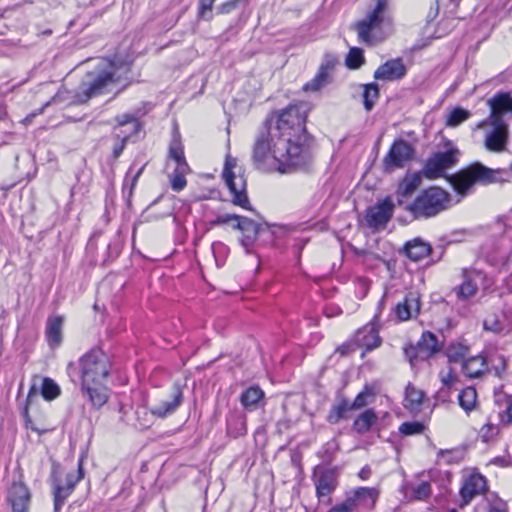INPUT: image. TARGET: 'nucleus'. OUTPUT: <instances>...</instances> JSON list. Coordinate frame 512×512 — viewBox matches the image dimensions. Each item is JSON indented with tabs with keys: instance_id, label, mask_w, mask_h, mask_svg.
I'll return each instance as SVG.
<instances>
[{
	"instance_id": "nucleus-45",
	"label": "nucleus",
	"mask_w": 512,
	"mask_h": 512,
	"mask_svg": "<svg viewBox=\"0 0 512 512\" xmlns=\"http://www.w3.org/2000/svg\"><path fill=\"white\" fill-rule=\"evenodd\" d=\"M364 62L363 51L360 48L353 47L346 57V65L350 69H358Z\"/></svg>"
},
{
	"instance_id": "nucleus-14",
	"label": "nucleus",
	"mask_w": 512,
	"mask_h": 512,
	"mask_svg": "<svg viewBox=\"0 0 512 512\" xmlns=\"http://www.w3.org/2000/svg\"><path fill=\"white\" fill-rule=\"evenodd\" d=\"M413 154L414 150L408 142L402 139L394 141L383 159L385 171L392 172L395 169L404 167L412 159Z\"/></svg>"
},
{
	"instance_id": "nucleus-10",
	"label": "nucleus",
	"mask_w": 512,
	"mask_h": 512,
	"mask_svg": "<svg viewBox=\"0 0 512 512\" xmlns=\"http://www.w3.org/2000/svg\"><path fill=\"white\" fill-rule=\"evenodd\" d=\"M380 496L377 487H356L345 493V503L352 512H368L374 509Z\"/></svg>"
},
{
	"instance_id": "nucleus-22",
	"label": "nucleus",
	"mask_w": 512,
	"mask_h": 512,
	"mask_svg": "<svg viewBox=\"0 0 512 512\" xmlns=\"http://www.w3.org/2000/svg\"><path fill=\"white\" fill-rule=\"evenodd\" d=\"M395 312L399 320L406 321L420 312V297L417 292L408 293L404 300L397 304Z\"/></svg>"
},
{
	"instance_id": "nucleus-37",
	"label": "nucleus",
	"mask_w": 512,
	"mask_h": 512,
	"mask_svg": "<svg viewBox=\"0 0 512 512\" xmlns=\"http://www.w3.org/2000/svg\"><path fill=\"white\" fill-rule=\"evenodd\" d=\"M484 329L493 333H502L508 329L507 321L502 314L492 313L483 321Z\"/></svg>"
},
{
	"instance_id": "nucleus-43",
	"label": "nucleus",
	"mask_w": 512,
	"mask_h": 512,
	"mask_svg": "<svg viewBox=\"0 0 512 512\" xmlns=\"http://www.w3.org/2000/svg\"><path fill=\"white\" fill-rule=\"evenodd\" d=\"M374 398V392L371 387L366 385L364 389L355 397L354 401L350 405L352 410H358L365 406H367L370 402H372Z\"/></svg>"
},
{
	"instance_id": "nucleus-38",
	"label": "nucleus",
	"mask_w": 512,
	"mask_h": 512,
	"mask_svg": "<svg viewBox=\"0 0 512 512\" xmlns=\"http://www.w3.org/2000/svg\"><path fill=\"white\" fill-rule=\"evenodd\" d=\"M424 400L423 391L408 385L405 393V407L411 411H418Z\"/></svg>"
},
{
	"instance_id": "nucleus-62",
	"label": "nucleus",
	"mask_w": 512,
	"mask_h": 512,
	"mask_svg": "<svg viewBox=\"0 0 512 512\" xmlns=\"http://www.w3.org/2000/svg\"><path fill=\"white\" fill-rule=\"evenodd\" d=\"M489 512H506L504 509L498 508V507H491Z\"/></svg>"
},
{
	"instance_id": "nucleus-20",
	"label": "nucleus",
	"mask_w": 512,
	"mask_h": 512,
	"mask_svg": "<svg viewBox=\"0 0 512 512\" xmlns=\"http://www.w3.org/2000/svg\"><path fill=\"white\" fill-rule=\"evenodd\" d=\"M394 210V203L390 198H386L374 207L370 208L367 213L368 225L372 228L378 229L385 227L387 222L392 217Z\"/></svg>"
},
{
	"instance_id": "nucleus-51",
	"label": "nucleus",
	"mask_w": 512,
	"mask_h": 512,
	"mask_svg": "<svg viewBox=\"0 0 512 512\" xmlns=\"http://www.w3.org/2000/svg\"><path fill=\"white\" fill-rule=\"evenodd\" d=\"M215 0H200V15L202 17L205 16V13L210 12L213 7V3Z\"/></svg>"
},
{
	"instance_id": "nucleus-17",
	"label": "nucleus",
	"mask_w": 512,
	"mask_h": 512,
	"mask_svg": "<svg viewBox=\"0 0 512 512\" xmlns=\"http://www.w3.org/2000/svg\"><path fill=\"white\" fill-rule=\"evenodd\" d=\"M83 478L82 461H79L78 472L68 473L65 477V483L61 484L57 481L53 484L54 510L58 512L65 500L74 490L76 484Z\"/></svg>"
},
{
	"instance_id": "nucleus-1",
	"label": "nucleus",
	"mask_w": 512,
	"mask_h": 512,
	"mask_svg": "<svg viewBox=\"0 0 512 512\" xmlns=\"http://www.w3.org/2000/svg\"><path fill=\"white\" fill-rule=\"evenodd\" d=\"M305 114L301 106L290 105L267 122L253 146V161L258 169L287 173L308 163L310 152L305 144Z\"/></svg>"
},
{
	"instance_id": "nucleus-28",
	"label": "nucleus",
	"mask_w": 512,
	"mask_h": 512,
	"mask_svg": "<svg viewBox=\"0 0 512 512\" xmlns=\"http://www.w3.org/2000/svg\"><path fill=\"white\" fill-rule=\"evenodd\" d=\"M462 370L467 377L478 378L488 370L486 359L481 355L467 358L462 364Z\"/></svg>"
},
{
	"instance_id": "nucleus-23",
	"label": "nucleus",
	"mask_w": 512,
	"mask_h": 512,
	"mask_svg": "<svg viewBox=\"0 0 512 512\" xmlns=\"http://www.w3.org/2000/svg\"><path fill=\"white\" fill-rule=\"evenodd\" d=\"M212 224L221 225L227 224L231 226L233 229L240 230L246 233H256V224L253 220L248 219L246 217H240L235 214H224L218 216Z\"/></svg>"
},
{
	"instance_id": "nucleus-44",
	"label": "nucleus",
	"mask_w": 512,
	"mask_h": 512,
	"mask_svg": "<svg viewBox=\"0 0 512 512\" xmlns=\"http://www.w3.org/2000/svg\"><path fill=\"white\" fill-rule=\"evenodd\" d=\"M349 410H352L350 408V405L346 400H342L338 405H335L331 408L327 420L331 424L338 423L345 415V413Z\"/></svg>"
},
{
	"instance_id": "nucleus-27",
	"label": "nucleus",
	"mask_w": 512,
	"mask_h": 512,
	"mask_svg": "<svg viewBox=\"0 0 512 512\" xmlns=\"http://www.w3.org/2000/svg\"><path fill=\"white\" fill-rule=\"evenodd\" d=\"M495 404L499 408V417L503 424L512 423V394L502 389L495 392Z\"/></svg>"
},
{
	"instance_id": "nucleus-26",
	"label": "nucleus",
	"mask_w": 512,
	"mask_h": 512,
	"mask_svg": "<svg viewBox=\"0 0 512 512\" xmlns=\"http://www.w3.org/2000/svg\"><path fill=\"white\" fill-rule=\"evenodd\" d=\"M64 318L54 315L48 318L46 325V338L50 346H58L62 342V328Z\"/></svg>"
},
{
	"instance_id": "nucleus-31",
	"label": "nucleus",
	"mask_w": 512,
	"mask_h": 512,
	"mask_svg": "<svg viewBox=\"0 0 512 512\" xmlns=\"http://www.w3.org/2000/svg\"><path fill=\"white\" fill-rule=\"evenodd\" d=\"M405 497L412 500L425 501L431 495V486L427 481H421L418 484H405L403 486Z\"/></svg>"
},
{
	"instance_id": "nucleus-8",
	"label": "nucleus",
	"mask_w": 512,
	"mask_h": 512,
	"mask_svg": "<svg viewBox=\"0 0 512 512\" xmlns=\"http://www.w3.org/2000/svg\"><path fill=\"white\" fill-rule=\"evenodd\" d=\"M166 168L173 169V172L169 174L172 190L182 191L187 185L185 177L190 172V168L184 156L183 145L177 138H174L170 144Z\"/></svg>"
},
{
	"instance_id": "nucleus-15",
	"label": "nucleus",
	"mask_w": 512,
	"mask_h": 512,
	"mask_svg": "<svg viewBox=\"0 0 512 512\" xmlns=\"http://www.w3.org/2000/svg\"><path fill=\"white\" fill-rule=\"evenodd\" d=\"M7 502L12 512H29L32 503V493L22 481H13L7 491Z\"/></svg>"
},
{
	"instance_id": "nucleus-61",
	"label": "nucleus",
	"mask_w": 512,
	"mask_h": 512,
	"mask_svg": "<svg viewBox=\"0 0 512 512\" xmlns=\"http://www.w3.org/2000/svg\"><path fill=\"white\" fill-rule=\"evenodd\" d=\"M35 392H36V383H34L33 386L31 387L29 394H28V398H31L33 393H35Z\"/></svg>"
},
{
	"instance_id": "nucleus-36",
	"label": "nucleus",
	"mask_w": 512,
	"mask_h": 512,
	"mask_svg": "<svg viewBox=\"0 0 512 512\" xmlns=\"http://www.w3.org/2000/svg\"><path fill=\"white\" fill-rule=\"evenodd\" d=\"M376 421L377 415L372 409H368L355 419L353 427L358 433L364 434L371 429Z\"/></svg>"
},
{
	"instance_id": "nucleus-52",
	"label": "nucleus",
	"mask_w": 512,
	"mask_h": 512,
	"mask_svg": "<svg viewBox=\"0 0 512 512\" xmlns=\"http://www.w3.org/2000/svg\"><path fill=\"white\" fill-rule=\"evenodd\" d=\"M237 5H238V0H232V1H229L227 3H224L220 7V12L221 13H229L230 11L235 9L237 7Z\"/></svg>"
},
{
	"instance_id": "nucleus-42",
	"label": "nucleus",
	"mask_w": 512,
	"mask_h": 512,
	"mask_svg": "<svg viewBox=\"0 0 512 512\" xmlns=\"http://www.w3.org/2000/svg\"><path fill=\"white\" fill-rule=\"evenodd\" d=\"M379 97V88L375 83L365 84L363 85V101L364 107L367 111H370L375 102Z\"/></svg>"
},
{
	"instance_id": "nucleus-64",
	"label": "nucleus",
	"mask_w": 512,
	"mask_h": 512,
	"mask_svg": "<svg viewBox=\"0 0 512 512\" xmlns=\"http://www.w3.org/2000/svg\"><path fill=\"white\" fill-rule=\"evenodd\" d=\"M447 512H457V511L452 509V510H448Z\"/></svg>"
},
{
	"instance_id": "nucleus-54",
	"label": "nucleus",
	"mask_w": 512,
	"mask_h": 512,
	"mask_svg": "<svg viewBox=\"0 0 512 512\" xmlns=\"http://www.w3.org/2000/svg\"><path fill=\"white\" fill-rule=\"evenodd\" d=\"M134 121H135V118L130 114H124L117 118V122H118L119 126H124V125L134 122Z\"/></svg>"
},
{
	"instance_id": "nucleus-48",
	"label": "nucleus",
	"mask_w": 512,
	"mask_h": 512,
	"mask_svg": "<svg viewBox=\"0 0 512 512\" xmlns=\"http://www.w3.org/2000/svg\"><path fill=\"white\" fill-rule=\"evenodd\" d=\"M424 425L420 422H405L399 427V431L404 435H416L422 433Z\"/></svg>"
},
{
	"instance_id": "nucleus-29",
	"label": "nucleus",
	"mask_w": 512,
	"mask_h": 512,
	"mask_svg": "<svg viewBox=\"0 0 512 512\" xmlns=\"http://www.w3.org/2000/svg\"><path fill=\"white\" fill-rule=\"evenodd\" d=\"M481 278L479 272H472L465 276V280L456 289L457 298L460 300H467L473 297L478 290L477 281Z\"/></svg>"
},
{
	"instance_id": "nucleus-7",
	"label": "nucleus",
	"mask_w": 512,
	"mask_h": 512,
	"mask_svg": "<svg viewBox=\"0 0 512 512\" xmlns=\"http://www.w3.org/2000/svg\"><path fill=\"white\" fill-rule=\"evenodd\" d=\"M223 179L233 195V203L242 208L249 209V200L246 194V179L242 173V168L238 166L237 159L226 156Z\"/></svg>"
},
{
	"instance_id": "nucleus-59",
	"label": "nucleus",
	"mask_w": 512,
	"mask_h": 512,
	"mask_svg": "<svg viewBox=\"0 0 512 512\" xmlns=\"http://www.w3.org/2000/svg\"><path fill=\"white\" fill-rule=\"evenodd\" d=\"M143 169H144V167H141V168L137 171V173L135 174L134 179H133V184L137 181V179L139 178V176L142 174Z\"/></svg>"
},
{
	"instance_id": "nucleus-49",
	"label": "nucleus",
	"mask_w": 512,
	"mask_h": 512,
	"mask_svg": "<svg viewBox=\"0 0 512 512\" xmlns=\"http://www.w3.org/2000/svg\"><path fill=\"white\" fill-rule=\"evenodd\" d=\"M467 349L462 345H451L447 349L449 362H458L466 355Z\"/></svg>"
},
{
	"instance_id": "nucleus-40",
	"label": "nucleus",
	"mask_w": 512,
	"mask_h": 512,
	"mask_svg": "<svg viewBox=\"0 0 512 512\" xmlns=\"http://www.w3.org/2000/svg\"><path fill=\"white\" fill-rule=\"evenodd\" d=\"M471 117V112L461 107L453 108L446 116V126L457 127Z\"/></svg>"
},
{
	"instance_id": "nucleus-34",
	"label": "nucleus",
	"mask_w": 512,
	"mask_h": 512,
	"mask_svg": "<svg viewBox=\"0 0 512 512\" xmlns=\"http://www.w3.org/2000/svg\"><path fill=\"white\" fill-rule=\"evenodd\" d=\"M466 457V449L464 447H456L452 449H441L437 452V462L445 465H454L461 463Z\"/></svg>"
},
{
	"instance_id": "nucleus-32",
	"label": "nucleus",
	"mask_w": 512,
	"mask_h": 512,
	"mask_svg": "<svg viewBox=\"0 0 512 512\" xmlns=\"http://www.w3.org/2000/svg\"><path fill=\"white\" fill-rule=\"evenodd\" d=\"M405 252L411 260L420 261L430 254L431 246L423 240L416 238L406 244Z\"/></svg>"
},
{
	"instance_id": "nucleus-35",
	"label": "nucleus",
	"mask_w": 512,
	"mask_h": 512,
	"mask_svg": "<svg viewBox=\"0 0 512 512\" xmlns=\"http://www.w3.org/2000/svg\"><path fill=\"white\" fill-rule=\"evenodd\" d=\"M264 397V392L257 386L248 388L242 393L240 401L247 410H255L260 400Z\"/></svg>"
},
{
	"instance_id": "nucleus-60",
	"label": "nucleus",
	"mask_w": 512,
	"mask_h": 512,
	"mask_svg": "<svg viewBox=\"0 0 512 512\" xmlns=\"http://www.w3.org/2000/svg\"><path fill=\"white\" fill-rule=\"evenodd\" d=\"M143 169H144V167H141V168L137 171V173L135 174L134 179H133V184L137 181V179L139 178V176L142 174Z\"/></svg>"
},
{
	"instance_id": "nucleus-24",
	"label": "nucleus",
	"mask_w": 512,
	"mask_h": 512,
	"mask_svg": "<svg viewBox=\"0 0 512 512\" xmlns=\"http://www.w3.org/2000/svg\"><path fill=\"white\" fill-rule=\"evenodd\" d=\"M181 402L182 392L177 388L169 398L154 405L151 408V413L159 418H164L167 415L172 414L179 407Z\"/></svg>"
},
{
	"instance_id": "nucleus-63",
	"label": "nucleus",
	"mask_w": 512,
	"mask_h": 512,
	"mask_svg": "<svg viewBox=\"0 0 512 512\" xmlns=\"http://www.w3.org/2000/svg\"><path fill=\"white\" fill-rule=\"evenodd\" d=\"M222 247H223L222 243L213 244V246H212L213 252L215 253L218 248H222Z\"/></svg>"
},
{
	"instance_id": "nucleus-9",
	"label": "nucleus",
	"mask_w": 512,
	"mask_h": 512,
	"mask_svg": "<svg viewBox=\"0 0 512 512\" xmlns=\"http://www.w3.org/2000/svg\"><path fill=\"white\" fill-rule=\"evenodd\" d=\"M475 129L484 130V145L491 152L500 153L506 150L509 140V124L485 119L478 122Z\"/></svg>"
},
{
	"instance_id": "nucleus-18",
	"label": "nucleus",
	"mask_w": 512,
	"mask_h": 512,
	"mask_svg": "<svg viewBox=\"0 0 512 512\" xmlns=\"http://www.w3.org/2000/svg\"><path fill=\"white\" fill-rule=\"evenodd\" d=\"M487 104L490 108L488 119L507 122L506 118H512V96L509 93H496L488 99Z\"/></svg>"
},
{
	"instance_id": "nucleus-3",
	"label": "nucleus",
	"mask_w": 512,
	"mask_h": 512,
	"mask_svg": "<svg viewBox=\"0 0 512 512\" xmlns=\"http://www.w3.org/2000/svg\"><path fill=\"white\" fill-rule=\"evenodd\" d=\"M457 194L467 195L476 184L512 182V163L505 169H491L476 162L449 178Z\"/></svg>"
},
{
	"instance_id": "nucleus-50",
	"label": "nucleus",
	"mask_w": 512,
	"mask_h": 512,
	"mask_svg": "<svg viewBox=\"0 0 512 512\" xmlns=\"http://www.w3.org/2000/svg\"><path fill=\"white\" fill-rule=\"evenodd\" d=\"M497 363L494 364L492 369L498 378H502L507 369V360L503 355H499L496 358Z\"/></svg>"
},
{
	"instance_id": "nucleus-30",
	"label": "nucleus",
	"mask_w": 512,
	"mask_h": 512,
	"mask_svg": "<svg viewBox=\"0 0 512 512\" xmlns=\"http://www.w3.org/2000/svg\"><path fill=\"white\" fill-rule=\"evenodd\" d=\"M356 343L359 346L365 347L366 350H372L378 347L381 343L380 337L373 326H365L360 329L356 334Z\"/></svg>"
},
{
	"instance_id": "nucleus-39",
	"label": "nucleus",
	"mask_w": 512,
	"mask_h": 512,
	"mask_svg": "<svg viewBox=\"0 0 512 512\" xmlns=\"http://www.w3.org/2000/svg\"><path fill=\"white\" fill-rule=\"evenodd\" d=\"M439 379L442 383V388L439 390V395L444 394L445 397H449V390L458 382L457 375L454 373L451 367H447L446 369L440 371Z\"/></svg>"
},
{
	"instance_id": "nucleus-57",
	"label": "nucleus",
	"mask_w": 512,
	"mask_h": 512,
	"mask_svg": "<svg viewBox=\"0 0 512 512\" xmlns=\"http://www.w3.org/2000/svg\"><path fill=\"white\" fill-rule=\"evenodd\" d=\"M43 109H44V107H43V108H41V109L39 110L38 114H41V113L43 112ZM36 115H37V113H32V114L28 115L27 117H25V118L23 119V121H22V122H23L25 125L30 124V123L32 122V119H33Z\"/></svg>"
},
{
	"instance_id": "nucleus-46",
	"label": "nucleus",
	"mask_w": 512,
	"mask_h": 512,
	"mask_svg": "<svg viewBox=\"0 0 512 512\" xmlns=\"http://www.w3.org/2000/svg\"><path fill=\"white\" fill-rule=\"evenodd\" d=\"M227 430L233 437H238L246 432L245 421L235 417L229 418L227 420Z\"/></svg>"
},
{
	"instance_id": "nucleus-16",
	"label": "nucleus",
	"mask_w": 512,
	"mask_h": 512,
	"mask_svg": "<svg viewBox=\"0 0 512 512\" xmlns=\"http://www.w3.org/2000/svg\"><path fill=\"white\" fill-rule=\"evenodd\" d=\"M314 485L319 502L329 504L331 502L330 495L338 486L337 472L333 469L318 470L314 476Z\"/></svg>"
},
{
	"instance_id": "nucleus-58",
	"label": "nucleus",
	"mask_w": 512,
	"mask_h": 512,
	"mask_svg": "<svg viewBox=\"0 0 512 512\" xmlns=\"http://www.w3.org/2000/svg\"><path fill=\"white\" fill-rule=\"evenodd\" d=\"M125 142H126V138H123L122 144L119 147L114 149L113 153H114L115 157H118L122 153V151L124 149Z\"/></svg>"
},
{
	"instance_id": "nucleus-55",
	"label": "nucleus",
	"mask_w": 512,
	"mask_h": 512,
	"mask_svg": "<svg viewBox=\"0 0 512 512\" xmlns=\"http://www.w3.org/2000/svg\"><path fill=\"white\" fill-rule=\"evenodd\" d=\"M328 512H352L348 505L343 501L340 504L335 505L332 507Z\"/></svg>"
},
{
	"instance_id": "nucleus-21",
	"label": "nucleus",
	"mask_w": 512,
	"mask_h": 512,
	"mask_svg": "<svg viewBox=\"0 0 512 512\" xmlns=\"http://www.w3.org/2000/svg\"><path fill=\"white\" fill-rule=\"evenodd\" d=\"M406 67L400 58L392 59L381 65L374 73V78L384 81H394L404 77Z\"/></svg>"
},
{
	"instance_id": "nucleus-25",
	"label": "nucleus",
	"mask_w": 512,
	"mask_h": 512,
	"mask_svg": "<svg viewBox=\"0 0 512 512\" xmlns=\"http://www.w3.org/2000/svg\"><path fill=\"white\" fill-rule=\"evenodd\" d=\"M333 70V63L330 61H326L323 63L315 77L307 82L303 86V90L306 92H317L322 89L325 85H327L330 81V74Z\"/></svg>"
},
{
	"instance_id": "nucleus-6",
	"label": "nucleus",
	"mask_w": 512,
	"mask_h": 512,
	"mask_svg": "<svg viewBox=\"0 0 512 512\" xmlns=\"http://www.w3.org/2000/svg\"><path fill=\"white\" fill-rule=\"evenodd\" d=\"M450 204L449 194L442 188L433 186L423 190L409 206L406 211L414 218H430L446 210Z\"/></svg>"
},
{
	"instance_id": "nucleus-12",
	"label": "nucleus",
	"mask_w": 512,
	"mask_h": 512,
	"mask_svg": "<svg viewBox=\"0 0 512 512\" xmlns=\"http://www.w3.org/2000/svg\"><path fill=\"white\" fill-rule=\"evenodd\" d=\"M458 155L459 150L457 148L435 153L427 160L423 174L429 179L442 177L446 169L453 167L458 162Z\"/></svg>"
},
{
	"instance_id": "nucleus-11",
	"label": "nucleus",
	"mask_w": 512,
	"mask_h": 512,
	"mask_svg": "<svg viewBox=\"0 0 512 512\" xmlns=\"http://www.w3.org/2000/svg\"><path fill=\"white\" fill-rule=\"evenodd\" d=\"M487 491V480L476 468H466L463 470L462 486L460 496L462 505H467L476 496L482 495Z\"/></svg>"
},
{
	"instance_id": "nucleus-41",
	"label": "nucleus",
	"mask_w": 512,
	"mask_h": 512,
	"mask_svg": "<svg viewBox=\"0 0 512 512\" xmlns=\"http://www.w3.org/2000/svg\"><path fill=\"white\" fill-rule=\"evenodd\" d=\"M40 381V392L44 399L51 401L59 396L60 387L54 380L46 377L40 379Z\"/></svg>"
},
{
	"instance_id": "nucleus-33",
	"label": "nucleus",
	"mask_w": 512,
	"mask_h": 512,
	"mask_svg": "<svg viewBox=\"0 0 512 512\" xmlns=\"http://www.w3.org/2000/svg\"><path fill=\"white\" fill-rule=\"evenodd\" d=\"M458 402L460 407L470 414L479 408L478 394L474 387L468 386L462 389L458 395Z\"/></svg>"
},
{
	"instance_id": "nucleus-5",
	"label": "nucleus",
	"mask_w": 512,
	"mask_h": 512,
	"mask_svg": "<svg viewBox=\"0 0 512 512\" xmlns=\"http://www.w3.org/2000/svg\"><path fill=\"white\" fill-rule=\"evenodd\" d=\"M358 40L374 45L384 40L392 30V22L386 11V1L378 0L375 8L354 26Z\"/></svg>"
},
{
	"instance_id": "nucleus-47",
	"label": "nucleus",
	"mask_w": 512,
	"mask_h": 512,
	"mask_svg": "<svg viewBox=\"0 0 512 512\" xmlns=\"http://www.w3.org/2000/svg\"><path fill=\"white\" fill-rule=\"evenodd\" d=\"M498 433V426L491 423H487L481 427L479 431V438L481 439L482 442L488 443L492 441L497 436Z\"/></svg>"
},
{
	"instance_id": "nucleus-4",
	"label": "nucleus",
	"mask_w": 512,
	"mask_h": 512,
	"mask_svg": "<svg viewBox=\"0 0 512 512\" xmlns=\"http://www.w3.org/2000/svg\"><path fill=\"white\" fill-rule=\"evenodd\" d=\"M100 68L101 71L88 74L89 79L82 83L77 94L78 101L86 102L92 97L112 92L122 74L129 72L127 64L117 66L115 62L106 59L100 61Z\"/></svg>"
},
{
	"instance_id": "nucleus-19",
	"label": "nucleus",
	"mask_w": 512,
	"mask_h": 512,
	"mask_svg": "<svg viewBox=\"0 0 512 512\" xmlns=\"http://www.w3.org/2000/svg\"><path fill=\"white\" fill-rule=\"evenodd\" d=\"M422 183V175L420 173H406L399 182L396 190L397 203L406 211V207L411 204L410 198Z\"/></svg>"
},
{
	"instance_id": "nucleus-13",
	"label": "nucleus",
	"mask_w": 512,
	"mask_h": 512,
	"mask_svg": "<svg viewBox=\"0 0 512 512\" xmlns=\"http://www.w3.org/2000/svg\"><path fill=\"white\" fill-rule=\"evenodd\" d=\"M441 345L436 337L431 332H424L416 346H409L405 348V355L409 359L411 365L418 359L426 360L439 352Z\"/></svg>"
},
{
	"instance_id": "nucleus-53",
	"label": "nucleus",
	"mask_w": 512,
	"mask_h": 512,
	"mask_svg": "<svg viewBox=\"0 0 512 512\" xmlns=\"http://www.w3.org/2000/svg\"><path fill=\"white\" fill-rule=\"evenodd\" d=\"M371 474H372V471H371L370 466L365 465V466H364V467L359 471V473H358V477H359L361 480L365 481V480H368V479L370 478Z\"/></svg>"
},
{
	"instance_id": "nucleus-56",
	"label": "nucleus",
	"mask_w": 512,
	"mask_h": 512,
	"mask_svg": "<svg viewBox=\"0 0 512 512\" xmlns=\"http://www.w3.org/2000/svg\"><path fill=\"white\" fill-rule=\"evenodd\" d=\"M25 425L27 428L37 432L38 434L44 433L46 431V430H40L37 427H35L27 413L25 414Z\"/></svg>"
},
{
	"instance_id": "nucleus-2",
	"label": "nucleus",
	"mask_w": 512,
	"mask_h": 512,
	"mask_svg": "<svg viewBox=\"0 0 512 512\" xmlns=\"http://www.w3.org/2000/svg\"><path fill=\"white\" fill-rule=\"evenodd\" d=\"M82 390L87 393L95 407H102L108 393L104 382L109 375V364L105 355L99 351H90L80 359Z\"/></svg>"
}]
</instances>
